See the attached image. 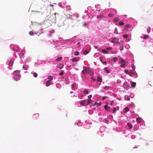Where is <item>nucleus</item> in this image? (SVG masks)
Listing matches in <instances>:
<instances>
[{
    "mask_svg": "<svg viewBox=\"0 0 153 153\" xmlns=\"http://www.w3.org/2000/svg\"><path fill=\"white\" fill-rule=\"evenodd\" d=\"M19 71L18 70H16L14 71L13 74L14 75V78L15 79H17L20 77V75L19 73Z\"/></svg>",
    "mask_w": 153,
    "mask_h": 153,
    "instance_id": "1",
    "label": "nucleus"
},
{
    "mask_svg": "<svg viewBox=\"0 0 153 153\" xmlns=\"http://www.w3.org/2000/svg\"><path fill=\"white\" fill-rule=\"evenodd\" d=\"M49 21H51V22L53 23L56 22V17L53 16H51L49 18Z\"/></svg>",
    "mask_w": 153,
    "mask_h": 153,
    "instance_id": "2",
    "label": "nucleus"
},
{
    "mask_svg": "<svg viewBox=\"0 0 153 153\" xmlns=\"http://www.w3.org/2000/svg\"><path fill=\"white\" fill-rule=\"evenodd\" d=\"M83 68L84 69L82 71V73L83 74L87 73L88 72L87 68L84 66L83 67Z\"/></svg>",
    "mask_w": 153,
    "mask_h": 153,
    "instance_id": "3",
    "label": "nucleus"
},
{
    "mask_svg": "<svg viewBox=\"0 0 153 153\" xmlns=\"http://www.w3.org/2000/svg\"><path fill=\"white\" fill-rule=\"evenodd\" d=\"M105 109L108 111L110 112V108L108 107L107 105H105L104 106Z\"/></svg>",
    "mask_w": 153,
    "mask_h": 153,
    "instance_id": "4",
    "label": "nucleus"
},
{
    "mask_svg": "<svg viewBox=\"0 0 153 153\" xmlns=\"http://www.w3.org/2000/svg\"><path fill=\"white\" fill-rule=\"evenodd\" d=\"M64 66V65L63 64H59L57 66V67L59 68L60 69H62Z\"/></svg>",
    "mask_w": 153,
    "mask_h": 153,
    "instance_id": "5",
    "label": "nucleus"
},
{
    "mask_svg": "<svg viewBox=\"0 0 153 153\" xmlns=\"http://www.w3.org/2000/svg\"><path fill=\"white\" fill-rule=\"evenodd\" d=\"M124 87L126 89H128L129 88V85H127V83H124Z\"/></svg>",
    "mask_w": 153,
    "mask_h": 153,
    "instance_id": "6",
    "label": "nucleus"
},
{
    "mask_svg": "<svg viewBox=\"0 0 153 153\" xmlns=\"http://www.w3.org/2000/svg\"><path fill=\"white\" fill-rule=\"evenodd\" d=\"M72 62H77L79 61V60L77 59L76 57H74L71 59Z\"/></svg>",
    "mask_w": 153,
    "mask_h": 153,
    "instance_id": "7",
    "label": "nucleus"
},
{
    "mask_svg": "<svg viewBox=\"0 0 153 153\" xmlns=\"http://www.w3.org/2000/svg\"><path fill=\"white\" fill-rule=\"evenodd\" d=\"M51 83L50 80L47 81L46 83V86H48L50 85Z\"/></svg>",
    "mask_w": 153,
    "mask_h": 153,
    "instance_id": "8",
    "label": "nucleus"
},
{
    "mask_svg": "<svg viewBox=\"0 0 153 153\" xmlns=\"http://www.w3.org/2000/svg\"><path fill=\"white\" fill-rule=\"evenodd\" d=\"M120 63L122 64H126V62L125 60L122 58H121V61L120 62Z\"/></svg>",
    "mask_w": 153,
    "mask_h": 153,
    "instance_id": "9",
    "label": "nucleus"
},
{
    "mask_svg": "<svg viewBox=\"0 0 153 153\" xmlns=\"http://www.w3.org/2000/svg\"><path fill=\"white\" fill-rule=\"evenodd\" d=\"M89 52L88 50H85L83 51V54L84 55H86L88 54Z\"/></svg>",
    "mask_w": 153,
    "mask_h": 153,
    "instance_id": "10",
    "label": "nucleus"
},
{
    "mask_svg": "<svg viewBox=\"0 0 153 153\" xmlns=\"http://www.w3.org/2000/svg\"><path fill=\"white\" fill-rule=\"evenodd\" d=\"M131 86L133 88H134L136 85V83L135 82H131Z\"/></svg>",
    "mask_w": 153,
    "mask_h": 153,
    "instance_id": "11",
    "label": "nucleus"
},
{
    "mask_svg": "<svg viewBox=\"0 0 153 153\" xmlns=\"http://www.w3.org/2000/svg\"><path fill=\"white\" fill-rule=\"evenodd\" d=\"M127 125L129 127V128L131 129L132 128V124L129 123H127Z\"/></svg>",
    "mask_w": 153,
    "mask_h": 153,
    "instance_id": "12",
    "label": "nucleus"
},
{
    "mask_svg": "<svg viewBox=\"0 0 153 153\" xmlns=\"http://www.w3.org/2000/svg\"><path fill=\"white\" fill-rule=\"evenodd\" d=\"M23 68L25 70H27L28 68V66L27 65H24L23 66Z\"/></svg>",
    "mask_w": 153,
    "mask_h": 153,
    "instance_id": "13",
    "label": "nucleus"
},
{
    "mask_svg": "<svg viewBox=\"0 0 153 153\" xmlns=\"http://www.w3.org/2000/svg\"><path fill=\"white\" fill-rule=\"evenodd\" d=\"M62 59V57H60L57 58L56 60V62L59 61L61 60Z\"/></svg>",
    "mask_w": 153,
    "mask_h": 153,
    "instance_id": "14",
    "label": "nucleus"
},
{
    "mask_svg": "<svg viewBox=\"0 0 153 153\" xmlns=\"http://www.w3.org/2000/svg\"><path fill=\"white\" fill-rule=\"evenodd\" d=\"M85 102V101H81L80 102V104L81 105H84Z\"/></svg>",
    "mask_w": 153,
    "mask_h": 153,
    "instance_id": "15",
    "label": "nucleus"
},
{
    "mask_svg": "<svg viewBox=\"0 0 153 153\" xmlns=\"http://www.w3.org/2000/svg\"><path fill=\"white\" fill-rule=\"evenodd\" d=\"M97 80L98 81L100 82H101L102 81V79L99 76H97Z\"/></svg>",
    "mask_w": 153,
    "mask_h": 153,
    "instance_id": "16",
    "label": "nucleus"
},
{
    "mask_svg": "<svg viewBox=\"0 0 153 153\" xmlns=\"http://www.w3.org/2000/svg\"><path fill=\"white\" fill-rule=\"evenodd\" d=\"M141 118L140 117H138L136 119V120L139 123H140L141 122Z\"/></svg>",
    "mask_w": 153,
    "mask_h": 153,
    "instance_id": "17",
    "label": "nucleus"
},
{
    "mask_svg": "<svg viewBox=\"0 0 153 153\" xmlns=\"http://www.w3.org/2000/svg\"><path fill=\"white\" fill-rule=\"evenodd\" d=\"M104 70L107 73H109V71L108 70V68H104Z\"/></svg>",
    "mask_w": 153,
    "mask_h": 153,
    "instance_id": "18",
    "label": "nucleus"
},
{
    "mask_svg": "<svg viewBox=\"0 0 153 153\" xmlns=\"http://www.w3.org/2000/svg\"><path fill=\"white\" fill-rule=\"evenodd\" d=\"M125 99L127 100H130V99L129 97L128 96L126 95L125 97Z\"/></svg>",
    "mask_w": 153,
    "mask_h": 153,
    "instance_id": "19",
    "label": "nucleus"
},
{
    "mask_svg": "<svg viewBox=\"0 0 153 153\" xmlns=\"http://www.w3.org/2000/svg\"><path fill=\"white\" fill-rule=\"evenodd\" d=\"M151 27H148V28H147V32L148 33H150V32H151Z\"/></svg>",
    "mask_w": 153,
    "mask_h": 153,
    "instance_id": "20",
    "label": "nucleus"
},
{
    "mask_svg": "<svg viewBox=\"0 0 153 153\" xmlns=\"http://www.w3.org/2000/svg\"><path fill=\"white\" fill-rule=\"evenodd\" d=\"M149 38V36L147 35H144L143 36V38L144 39H146Z\"/></svg>",
    "mask_w": 153,
    "mask_h": 153,
    "instance_id": "21",
    "label": "nucleus"
},
{
    "mask_svg": "<svg viewBox=\"0 0 153 153\" xmlns=\"http://www.w3.org/2000/svg\"><path fill=\"white\" fill-rule=\"evenodd\" d=\"M75 56H78L79 54V53L78 51H76L74 52Z\"/></svg>",
    "mask_w": 153,
    "mask_h": 153,
    "instance_id": "22",
    "label": "nucleus"
},
{
    "mask_svg": "<svg viewBox=\"0 0 153 153\" xmlns=\"http://www.w3.org/2000/svg\"><path fill=\"white\" fill-rule=\"evenodd\" d=\"M48 79H50L49 80H50V81H51V80H53V78L50 75V76H48Z\"/></svg>",
    "mask_w": 153,
    "mask_h": 153,
    "instance_id": "23",
    "label": "nucleus"
},
{
    "mask_svg": "<svg viewBox=\"0 0 153 153\" xmlns=\"http://www.w3.org/2000/svg\"><path fill=\"white\" fill-rule=\"evenodd\" d=\"M88 72V74L90 76L93 75L94 74V73L91 71H89Z\"/></svg>",
    "mask_w": 153,
    "mask_h": 153,
    "instance_id": "24",
    "label": "nucleus"
},
{
    "mask_svg": "<svg viewBox=\"0 0 153 153\" xmlns=\"http://www.w3.org/2000/svg\"><path fill=\"white\" fill-rule=\"evenodd\" d=\"M92 101L91 99H88L87 101V105H89V104L91 103Z\"/></svg>",
    "mask_w": 153,
    "mask_h": 153,
    "instance_id": "25",
    "label": "nucleus"
},
{
    "mask_svg": "<svg viewBox=\"0 0 153 153\" xmlns=\"http://www.w3.org/2000/svg\"><path fill=\"white\" fill-rule=\"evenodd\" d=\"M124 109H125V110L126 112H127L129 111V108L127 107H126Z\"/></svg>",
    "mask_w": 153,
    "mask_h": 153,
    "instance_id": "26",
    "label": "nucleus"
},
{
    "mask_svg": "<svg viewBox=\"0 0 153 153\" xmlns=\"http://www.w3.org/2000/svg\"><path fill=\"white\" fill-rule=\"evenodd\" d=\"M124 72L126 74H127L129 75H130L131 74V73H130V72H128V70H124Z\"/></svg>",
    "mask_w": 153,
    "mask_h": 153,
    "instance_id": "27",
    "label": "nucleus"
},
{
    "mask_svg": "<svg viewBox=\"0 0 153 153\" xmlns=\"http://www.w3.org/2000/svg\"><path fill=\"white\" fill-rule=\"evenodd\" d=\"M101 51H102V52L104 53H108L107 51L105 50H102Z\"/></svg>",
    "mask_w": 153,
    "mask_h": 153,
    "instance_id": "28",
    "label": "nucleus"
},
{
    "mask_svg": "<svg viewBox=\"0 0 153 153\" xmlns=\"http://www.w3.org/2000/svg\"><path fill=\"white\" fill-rule=\"evenodd\" d=\"M33 76L35 77H37L38 75L35 72L33 73Z\"/></svg>",
    "mask_w": 153,
    "mask_h": 153,
    "instance_id": "29",
    "label": "nucleus"
},
{
    "mask_svg": "<svg viewBox=\"0 0 153 153\" xmlns=\"http://www.w3.org/2000/svg\"><path fill=\"white\" fill-rule=\"evenodd\" d=\"M114 20L115 22H117L119 20V19L118 18L115 17L114 19Z\"/></svg>",
    "mask_w": 153,
    "mask_h": 153,
    "instance_id": "30",
    "label": "nucleus"
},
{
    "mask_svg": "<svg viewBox=\"0 0 153 153\" xmlns=\"http://www.w3.org/2000/svg\"><path fill=\"white\" fill-rule=\"evenodd\" d=\"M114 14L112 13H109L108 14V16L109 17H112L113 16Z\"/></svg>",
    "mask_w": 153,
    "mask_h": 153,
    "instance_id": "31",
    "label": "nucleus"
},
{
    "mask_svg": "<svg viewBox=\"0 0 153 153\" xmlns=\"http://www.w3.org/2000/svg\"><path fill=\"white\" fill-rule=\"evenodd\" d=\"M84 94H87L88 93V91L87 90H84L83 92Z\"/></svg>",
    "mask_w": 153,
    "mask_h": 153,
    "instance_id": "32",
    "label": "nucleus"
},
{
    "mask_svg": "<svg viewBox=\"0 0 153 153\" xmlns=\"http://www.w3.org/2000/svg\"><path fill=\"white\" fill-rule=\"evenodd\" d=\"M117 59H118L117 57H114L113 59V61L114 62L116 61L117 60Z\"/></svg>",
    "mask_w": 153,
    "mask_h": 153,
    "instance_id": "33",
    "label": "nucleus"
},
{
    "mask_svg": "<svg viewBox=\"0 0 153 153\" xmlns=\"http://www.w3.org/2000/svg\"><path fill=\"white\" fill-rule=\"evenodd\" d=\"M119 25H120V26H122V25H123L124 24V23L123 22H119Z\"/></svg>",
    "mask_w": 153,
    "mask_h": 153,
    "instance_id": "34",
    "label": "nucleus"
},
{
    "mask_svg": "<svg viewBox=\"0 0 153 153\" xmlns=\"http://www.w3.org/2000/svg\"><path fill=\"white\" fill-rule=\"evenodd\" d=\"M131 25H130L127 24L126 25L125 27L127 28H128L131 27Z\"/></svg>",
    "mask_w": 153,
    "mask_h": 153,
    "instance_id": "35",
    "label": "nucleus"
},
{
    "mask_svg": "<svg viewBox=\"0 0 153 153\" xmlns=\"http://www.w3.org/2000/svg\"><path fill=\"white\" fill-rule=\"evenodd\" d=\"M126 64H122L120 66L121 68H125V65Z\"/></svg>",
    "mask_w": 153,
    "mask_h": 153,
    "instance_id": "36",
    "label": "nucleus"
},
{
    "mask_svg": "<svg viewBox=\"0 0 153 153\" xmlns=\"http://www.w3.org/2000/svg\"><path fill=\"white\" fill-rule=\"evenodd\" d=\"M29 34L30 35L32 36L34 34V33L33 31H30L29 32Z\"/></svg>",
    "mask_w": 153,
    "mask_h": 153,
    "instance_id": "37",
    "label": "nucleus"
},
{
    "mask_svg": "<svg viewBox=\"0 0 153 153\" xmlns=\"http://www.w3.org/2000/svg\"><path fill=\"white\" fill-rule=\"evenodd\" d=\"M13 63V62L12 61H10L9 62V64L10 66H12Z\"/></svg>",
    "mask_w": 153,
    "mask_h": 153,
    "instance_id": "38",
    "label": "nucleus"
},
{
    "mask_svg": "<svg viewBox=\"0 0 153 153\" xmlns=\"http://www.w3.org/2000/svg\"><path fill=\"white\" fill-rule=\"evenodd\" d=\"M108 96H104L102 97V100H104L108 98Z\"/></svg>",
    "mask_w": 153,
    "mask_h": 153,
    "instance_id": "39",
    "label": "nucleus"
},
{
    "mask_svg": "<svg viewBox=\"0 0 153 153\" xmlns=\"http://www.w3.org/2000/svg\"><path fill=\"white\" fill-rule=\"evenodd\" d=\"M112 49V48L111 47H108L106 48V49L108 50H111Z\"/></svg>",
    "mask_w": 153,
    "mask_h": 153,
    "instance_id": "40",
    "label": "nucleus"
},
{
    "mask_svg": "<svg viewBox=\"0 0 153 153\" xmlns=\"http://www.w3.org/2000/svg\"><path fill=\"white\" fill-rule=\"evenodd\" d=\"M103 16L102 15H99L97 17V18H102V17H103Z\"/></svg>",
    "mask_w": 153,
    "mask_h": 153,
    "instance_id": "41",
    "label": "nucleus"
},
{
    "mask_svg": "<svg viewBox=\"0 0 153 153\" xmlns=\"http://www.w3.org/2000/svg\"><path fill=\"white\" fill-rule=\"evenodd\" d=\"M128 35L127 34H125L123 35V36L124 38H127Z\"/></svg>",
    "mask_w": 153,
    "mask_h": 153,
    "instance_id": "42",
    "label": "nucleus"
},
{
    "mask_svg": "<svg viewBox=\"0 0 153 153\" xmlns=\"http://www.w3.org/2000/svg\"><path fill=\"white\" fill-rule=\"evenodd\" d=\"M92 97V95H90L88 96V99H90Z\"/></svg>",
    "mask_w": 153,
    "mask_h": 153,
    "instance_id": "43",
    "label": "nucleus"
},
{
    "mask_svg": "<svg viewBox=\"0 0 153 153\" xmlns=\"http://www.w3.org/2000/svg\"><path fill=\"white\" fill-rule=\"evenodd\" d=\"M116 111V108H114L113 109V113H114Z\"/></svg>",
    "mask_w": 153,
    "mask_h": 153,
    "instance_id": "44",
    "label": "nucleus"
},
{
    "mask_svg": "<svg viewBox=\"0 0 153 153\" xmlns=\"http://www.w3.org/2000/svg\"><path fill=\"white\" fill-rule=\"evenodd\" d=\"M63 74V71H62L59 74L60 75H62Z\"/></svg>",
    "mask_w": 153,
    "mask_h": 153,
    "instance_id": "45",
    "label": "nucleus"
},
{
    "mask_svg": "<svg viewBox=\"0 0 153 153\" xmlns=\"http://www.w3.org/2000/svg\"><path fill=\"white\" fill-rule=\"evenodd\" d=\"M101 103L100 102L99 103H97V106H100L101 105Z\"/></svg>",
    "mask_w": 153,
    "mask_h": 153,
    "instance_id": "46",
    "label": "nucleus"
},
{
    "mask_svg": "<svg viewBox=\"0 0 153 153\" xmlns=\"http://www.w3.org/2000/svg\"><path fill=\"white\" fill-rule=\"evenodd\" d=\"M91 79L92 80H93V81H95L96 80V79H94L93 76L91 77Z\"/></svg>",
    "mask_w": 153,
    "mask_h": 153,
    "instance_id": "47",
    "label": "nucleus"
},
{
    "mask_svg": "<svg viewBox=\"0 0 153 153\" xmlns=\"http://www.w3.org/2000/svg\"><path fill=\"white\" fill-rule=\"evenodd\" d=\"M102 63L104 65H106L107 64V62L105 61L103 62Z\"/></svg>",
    "mask_w": 153,
    "mask_h": 153,
    "instance_id": "48",
    "label": "nucleus"
},
{
    "mask_svg": "<svg viewBox=\"0 0 153 153\" xmlns=\"http://www.w3.org/2000/svg\"><path fill=\"white\" fill-rule=\"evenodd\" d=\"M132 68L133 70H134L135 69V67L133 65L132 67Z\"/></svg>",
    "mask_w": 153,
    "mask_h": 153,
    "instance_id": "49",
    "label": "nucleus"
},
{
    "mask_svg": "<svg viewBox=\"0 0 153 153\" xmlns=\"http://www.w3.org/2000/svg\"><path fill=\"white\" fill-rule=\"evenodd\" d=\"M113 101H112L110 103V105H112V103H113Z\"/></svg>",
    "mask_w": 153,
    "mask_h": 153,
    "instance_id": "50",
    "label": "nucleus"
},
{
    "mask_svg": "<svg viewBox=\"0 0 153 153\" xmlns=\"http://www.w3.org/2000/svg\"><path fill=\"white\" fill-rule=\"evenodd\" d=\"M114 41H115V40H114V39H113V40H111V42H114Z\"/></svg>",
    "mask_w": 153,
    "mask_h": 153,
    "instance_id": "51",
    "label": "nucleus"
},
{
    "mask_svg": "<svg viewBox=\"0 0 153 153\" xmlns=\"http://www.w3.org/2000/svg\"><path fill=\"white\" fill-rule=\"evenodd\" d=\"M130 73H131V74H130V75H129L130 76H132V75H131V72H130Z\"/></svg>",
    "mask_w": 153,
    "mask_h": 153,
    "instance_id": "52",
    "label": "nucleus"
},
{
    "mask_svg": "<svg viewBox=\"0 0 153 153\" xmlns=\"http://www.w3.org/2000/svg\"><path fill=\"white\" fill-rule=\"evenodd\" d=\"M86 25V23H84V24H83V25H84V26H85Z\"/></svg>",
    "mask_w": 153,
    "mask_h": 153,
    "instance_id": "53",
    "label": "nucleus"
},
{
    "mask_svg": "<svg viewBox=\"0 0 153 153\" xmlns=\"http://www.w3.org/2000/svg\"><path fill=\"white\" fill-rule=\"evenodd\" d=\"M97 102H95V104H94V105H96V104H97Z\"/></svg>",
    "mask_w": 153,
    "mask_h": 153,
    "instance_id": "54",
    "label": "nucleus"
},
{
    "mask_svg": "<svg viewBox=\"0 0 153 153\" xmlns=\"http://www.w3.org/2000/svg\"><path fill=\"white\" fill-rule=\"evenodd\" d=\"M94 47L96 48H97V46H95Z\"/></svg>",
    "mask_w": 153,
    "mask_h": 153,
    "instance_id": "55",
    "label": "nucleus"
},
{
    "mask_svg": "<svg viewBox=\"0 0 153 153\" xmlns=\"http://www.w3.org/2000/svg\"><path fill=\"white\" fill-rule=\"evenodd\" d=\"M114 39H115V40H116V38H115Z\"/></svg>",
    "mask_w": 153,
    "mask_h": 153,
    "instance_id": "56",
    "label": "nucleus"
}]
</instances>
